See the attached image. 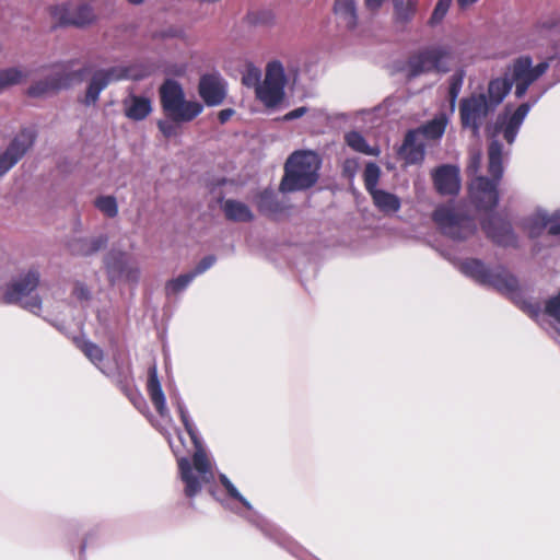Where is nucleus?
Instances as JSON below:
<instances>
[{
  "mask_svg": "<svg viewBox=\"0 0 560 560\" xmlns=\"http://www.w3.org/2000/svg\"><path fill=\"white\" fill-rule=\"evenodd\" d=\"M385 0H365V7L371 11H377Z\"/></svg>",
  "mask_w": 560,
  "mask_h": 560,
  "instance_id": "obj_52",
  "label": "nucleus"
},
{
  "mask_svg": "<svg viewBox=\"0 0 560 560\" xmlns=\"http://www.w3.org/2000/svg\"><path fill=\"white\" fill-rule=\"evenodd\" d=\"M454 49L450 45H435L423 48L407 60V77L415 79L422 73H447L454 60Z\"/></svg>",
  "mask_w": 560,
  "mask_h": 560,
  "instance_id": "obj_5",
  "label": "nucleus"
},
{
  "mask_svg": "<svg viewBox=\"0 0 560 560\" xmlns=\"http://www.w3.org/2000/svg\"><path fill=\"white\" fill-rule=\"evenodd\" d=\"M370 195L374 206L378 209V211L385 214L396 213L401 207V201L395 194L383 189H377L372 191Z\"/></svg>",
  "mask_w": 560,
  "mask_h": 560,
  "instance_id": "obj_27",
  "label": "nucleus"
},
{
  "mask_svg": "<svg viewBox=\"0 0 560 560\" xmlns=\"http://www.w3.org/2000/svg\"><path fill=\"white\" fill-rule=\"evenodd\" d=\"M54 27L74 26L85 27L91 25L96 16L93 8L88 3L72 4L70 2L49 8Z\"/></svg>",
  "mask_w": 560,
  "mask_h": 560,
  "instance_id": "obj_10",
  "label": "nucleus"
},
{
  "mask_svg": "<svg viewBox=\"0 0 560 560\" xmlns=\"http://www.w3.org/2000/svg\"><path fill=\"white\" fill-rule=\"evenodd\" d=\"M511 72L510 82L515 85V97L522 98L528 88L544 75L549 69L547 61L533 66V59L529 56H520L513 60L509 67Z\"/></svg>",
  "mask_w": 560,
  "mask_h": 560,
  "instance_id": "obj_9",
  "label": "nucleus"
},
{
  "mask_svg": "<svg viewBox=\"0 0 560 560\" xmlns=\"http://www.w3.org/2000/svg\"><path fill=\"white\" fill-rule=\"evenodd\" d=\"M490 269L478 258H466L459 265V270L467 277L474 279L479 284L485 285Z\"/></svg>",
  "mask_w": 560,
  "mask_h": 560,
  "instance_id": "obj_29",
  "label": "nucleus"
},
{
  "mask_svg": "<svg viewBox=\"0 0 560 560\" xmlns=\"http://www.w3.org/2000/svg\"><path fill=\"white\" fill-rule=\"evenodd\" d=\"M398 154L405 160L406 164H419L424 160V144L418 142L417 131L408 130L404 142L398 150Z\"/></svg>",
  "mask_w": 560,
  "mask_h": 560,
  "instance_id": "obj_21",
  "label": "nucleus"
},
{
  "mask_svg": "<svg viewBox=\"0 0 560 560\" xmlns=\"http://www.w3.org/2000/svg\"><path fill=\"white\" fill-rule=\"evenodd\" d=\"M453 0H438L433 12L428 21L430 26H436L442 23L445 15L447 14Z\"/></svg>",
  "mask_w": 560,
  "mask_h": 560,
  "instance_id": "obj_43",
  "label": "nucleus"
},
{
  "mask_svg": "<svg viewBox=\"0 0 560 560\" xmlns=\"http://www.w3.org/2000/svg\"><path fill=\"white\" fill-rule=\"evenodd\" d=\"M160 103L163 113L171 120H159L158 128L165 138L176 136L178 124L192 121L203 110V105L197 101H187L182 85L166 79L159 88Z\"/></svg>",
  "mask_w": 560,
  "mask_h": 560,
  "instance_id": "obj_1",
  "label": "nucleus"
},
{
  "mask_svg": "<svg viewBox=\"0 0 560 560\" xmlns=\"http://www.w3.org/2000/svg\"><path fill=\"white\" fill-rule=\"evenodd\" d=\"M178 413H179V418H180V421L183 422L184 424V428L186 430V432L188 433V435L190 436L191 441L194 444H197L198 443V436H197V432L194 428V424L191 423L190 421V418L188 416V412L187 410L185 409V407L183 405H178Z\"/></svg>",
  "mask_w": 560,
  "mask_h": 560,
  "instance_id": "obj_45",
  "label": "nucleus"
},
{
  "mask_svg": "<svg viewBox=\"0 0 560 560\" xmlns=\"http://www.w3.org/2000/svg\"><path fill=\"white\" fill-rule=\"evenodd\" d=\"M90 71L91 68L85 66L75 71L56 73L52 77H48L44 80H39L33 83L27 89V95L31 97H42L51 93H56L61 89L71 86L73 82H82L85 74H88Z\"/></svg>",
  "mask_w": 560,
  "mask_h": 560,
  "instance_id": "obj_12",
  "label": "nucleus"
},
{
  "mask_svg": "<svg viewBox=\"0 0 560 560\" xmlns=\"http://www.w3.org/2000/svg\"><path fill=\"white\" fill-rule=\"evenodd\" d=\"M284 71L280 61H271L266 69L264 82L256 88V96L267 107H275L284 96Z\"/></svg>",
  "mask_w": 560,
  "mask_h": 560,
  "instance_id": "obj_11",
  "label": "nucleus"
},
{
  "mask_svg": "<svg viewBox=\"0 0 560 560\" xmlns=\"http://www.w3.org/2000/svg\"><path fill=\"white\" fill-rule=\"evenodd\" d=\"M381 176V170L380 167L373 163L370 162L365 165L364 172H363V180L365 189L369 194L372 191L377 190V184Z\"/></svg>",
  "mask_w": 560,
  "mask_h": 560,
  "instance_id": "obj_38",
  "label": "nucleus"
},
{
  "mask_svg": "<svg viewBox=\"0 0 560 560\" xmlns=\"http://www.w3.org/2000/svg\"><path fill=\"white\" fill-rule=\"evenodd\" d=\"M196 452L192 455V466L196 471L200 475L201 481L209 482L211 478H213V474L211 471V465L207 457L206 452L200 446L198 442L195 444Z\"/></svg>",
  "mask_w": 560,
  "mask_h": 560,
  "instance_id": "obj_33",
  "label": "nucleus"
},
{
  "mask_svg": "<svg viewBox=\"0 0 560 560\" xmlns=\"http://www.w3.org/2000/svg\"><path fill=\"white\" fill-rule=\"evenodd\" d=\"M346 143L354 151L366 155H378L380 149L372 148L368 144L364 137L358 131L347 132L345 136Z\"/></svg>",
  "mask_w": 560,
  "mask_h": 560,
  "instance_id": "obj_34",
  "label": "nucleus"
},
{
  "mask_svg": "<svg viewBox=\"0 0 560 560\" xmlns=\"http://www.w3.org/2000/svg\"><path fill=\"white\" fill-rule=\"evenodd\" d=\"M34 131L22 129L11 141L3 154L0 155V176L12 168L33 145Z\"/></svg>",
  "mask_w": 560,
  "mask_h": 560,
  "instance_id": "obj_15",
  "label": "nucleus"
},
{
  "mask_svg": "<svg viewBox=\"0 0 560 560\" xmlns=\"http://www.w3.org/2000/svg\"><path fill=\"white\" fill-rule=\"evenodd\" d=\"M530 109L529 103H522L510 116H500L495 124V130L503 133L504 140L512 144L517 132Z\"/></svg>",
  "mask_w": 560,
  "mask_h": 560,
  "instance_id": "obj_18",
  "label": "nucleus"
},
{
  "mask_svg": "<svg viewBox=\"0 0 560 560\" xmlns=\"http://www.w3.org/2000/svg\"><path fill=\"white\" fill-rule=\"evenodd\" d=\"M478 0H457L458 5L462 9H465L474 3H476Z\"/></svg>",
  "mask_w": 560,
  "mask_h": 560,
  "instance_id": "obj_54",
  "label": "nucleus"
},
{
  "mask_svg": "<svg viewBox=\"0 0 560 560\" xmlns=\"http://www.w3.org/2000/svg\"><path fill=\"white\" fill-rule=\"evenodd\" d=\"M108 243V237L105 234L95 236V237H75L72 238L68 243V249L73 256H91L102 248H104Z\"/></svg>",
  "mask_w": 560,
  "mask_h": 560,
  "instance_id": "obj_20",
  "label": "nucleus"
},
{
  "mask_svg": "<svg viewBox=\"0 0 560 560\" xmlns=\"http://www.w3.org/2000/svg\"><path fill=\"white\" fill-rule=\"evenodd\" d=\"M27 73L18 68H8L0 71V92L11 85L19 84Z\"/></svg>",
  "mask_w": 560,
  "mask_h": 560,
  "instance_id": "obj_37",
  "label": "nucleus"
},
{
  "mask_svg": "<svg viewBox=\"0 0 560 560\" xmlns=\"http://www.w3.org/2000/svg\"><path fill=\"white\" fill-rule=\"evenodd\" d=\"M125 116L131 120L145 119L152 112V102L145 96L131 94L122 102Z\"/></svg>",
  "mask_w": 560,
  "mask_h": 560,
  "instance_id": "obj_23",
  "label": "nucleus"
},
{
  "mask_svg": "<svg viewBox=\"0 0 560 560\" xmlns=\"http://www.w3.org/2000/svg\"><path fill=\"white\" fill-rule=\"evenodd\" d=\"M502 154L503 145L498 140H492L488 147V171L495 180H500L503 175Z\"/></svg>",
  "mask_w": 560,
  "mask_h": 560,
  "instance_id": "obj_32",
  "label": "nucleus"
},
{
  "mask_svg": "<svg viewBox=\"0 0 560 560\" xmlns=\"http://www.w3.org/2000/svg\"><path fill=\"white\" fill-rule=\"evenodd\" d=\"M105 268L109 281H115L126 278L127 280L136 281L138 278V270L128 267V256L124 252L112 250L105 256Z\"/></svg>",
  "mask_w": 560,
  "mask_h": 560,
  "instance_id": "obj_17",
  "label": "nucleus"
},
{
  "mask_svg": "<svg viewBox=\"0 0 560 560\" xmlns=\"http://www.w3.org/2000/svg\"><path fill=\"white\" fill-rule=\"evenodd\" d=\"M485 285L506 296L532 319L538 320L541 313L540 303L526 296L525 292L520 287L517 277L510 272L504 266L490 269Z\"/></svg>",
  "mask_w": 560,
  "mask_h": 560,
  "instance_id": "obj_3",
  "label": "nucleus"
},
{
  "mask_svg": "<svg viewBox=\"0 0 560 560\" xmlns=\"http://www.w3.org/2000/svg\"><path fill=\"white\" fill-rule=\"evenodd\" d=\"M548 234L552 236L560 235V213L556 212L550 215V226L548 229Z\"/></svg>",
  "mask_w": 560,
  "mask_h": 560,
  "instance_id": "obj_49",
  "label": "nucleus"
},
{
  "mask_svg": "<svg viewBox=\"0 0 560 560\" xmlns=\"http://www.w3.org/2000/svg\"><path fill=\"white\" fill-rule=\"evenodd\" d=\"M418 0H393V14L396 23L408 24L416 16Z\"/></svg>",
  "mask_w": 560,
  "mask_h": 560,
  "instance_id": "obj_31",
  "label": "nucleus"
},
{
  "mask_svg": "<svg viewBox=\"0 0 560 560\" xmlns=\"http://www.w3.org/2000/svg\"><path fill=\"white\" fill-rule=\"evenodd\" d=\"M432 220L443 235L454 241H466L477 232L474 218L452 206L438 207L432 213Z\"/></svg>",
  "mask_w": 560,
  "mask_h": 560,
  "instance_id": "obj_6",
  "label": "nucleus"
},
{
  "mask_svg": "<svg viewBox=\"0 0 560 560\" xmlns=\"http://www.w3.org/2000/svg\"><path fill=\"white\" fill-rule=\"evenodd\" d=\"M480 226L487 238L500 247L518 248V237L511 222L497 214H490L480 221Z\"/></svg>",
  "mask_w": 560,
  "mask_h": 560,
  "instance_id": "obj_13",
  "label": "nucleus"
},
{
  "mask_svg": "<svg viewBox=\"0 0 560 560\" xmlns=\"http://www.w3.org/2000/svg\"><path fill=\"white\" fill-rule=\"evenodd\" d=\"M479 163H480L479 156L474 158L468 166V171L472 172V173L477 172L478 167H479Z\"/></svg>",
  "mask_w": 560,
  "mask_h": 560,
  "instance_id": "obj_53",
  "label": "nucleus"
},
{
  "mask_svg": "<svg viewBox=\"0 0 560 560\" xmlns=\"http://www.w3.org/2000/svg\"><path fill=\"white\" fill-rule=\"evenodd\" d=\"M464 78L465 71L463 68H459L451 75L448 80V101L452 109L455 107V103L462 91Z\"/></svg>",
  "mask_w": 560,
  "mask_h": 560,
  "instance_id": "obj_36",
  "label": "nucleus"
},
{
  "mask_svg": "<svg viewBox=\"0 0 560 560\" xmlns=\"http://www.w3.org/2000/svg\"><path fill=\"white\" fill-rule=\"evenodd\" d=\"M322 158L315 151H294L284 164L280 190L293 192L313 187L319 178Z\"/></svg>",
  "mask_w": 560,
  "mask_h": 560,
  "instance_id": "obj_2",
  "label": "nucleus"
},
{
  "mask_svg": "<svg viewBox=\"0 0 560 560\" xmlns=\"http://www.w3.org/2000/svg\"><path fill=\"white\" fill-rule=\"evenodd\" d=\"M214 262L215 256L208 255L198 262V265L191 272L194 273L195 277H197L198 275H201L202 272L208 270Z\"/></svg>",
  "mask_w": 560,
  "mask_h": 560,
  "instance_id": "obj_47",
  "label": "nucleus"
},
{
  "mask_svg": "<svg viewBox=\"0 0 560 560\" xmlns=\"http://www.w3.org/2000/svg\"><path fill=\"white\" fill-rule=\"evenodd\" d=\"M78 348L84 353V355L95 365L103 362L104 351L96 343L83 340L78 342Z\"/></svg>",
  "mask_w": 560,
  "mask_h": 560,
  "instance_id": "obj_40",
  "label": "nucleus"
},
{
  "mask_svg": "<svg viewBox=\"0 0 560 560\" xmlns=\"http://www.w3.org/2000/svg\"><path fill=\"white\" fill-rule=\"evenodd\" d=\"M260 70L257 69L256 67H248L247 70H246V73L243 75L242 78V82L244 85L250 88V86H258L260 85L259 81H260Z\"/></svg>",
  "mask_w": 560,
  "mask_h": 560,
  "instance_id": "obj_46",
  "label": "nucleus"
},
{
  "mask_svg": "<svg viewBox=\"0 0 560 560\" xmlns=\"http://www.w3.org/2000/svg\"><path fill=\"white\" fill-rule=\"evenodd\" d=\"M446 126L447 118L444 114H441L422 126L410 129V131H417V137L422 136L428 140H439L443 137Z\"/></svg>",
  "mask_w": 560,
  "mask_h": 560,
  "instance_id": "obj_28",
  "label": "nucleus"
},
{
  "mask_svg": "<svg viewBox=\"0 0 560 560\" xmlns=\"http://www.w3.org/2000/svg\"><path fill=\"white\" fill-rule=\"evenodd\" d=\"M94 206L107 218H115L118 214L116 198L113 196H100L95 199Z\"/></svg>",
  "mask_w": 560,
  "mask_h": 560,
  "instance_id": "obj_41",
  "label": "nucleus"
},
{
  "mask_svg": "<svg viewBox=\"0 0 560 560\" xmlns=\"http://www.w3.org/2000/svg\"><path fill=\"white\" fill-rule=\"evenodd\" d=\"M549 226L550 215L547 214H536L532 217L525 225L529 238L539 237L545 231V229H549Z\"/></svg>",
  "mask_w": 560,
  "mask_h": 560,
  "instance_id": "obj_35",
  "label": "nucleus"
},
{
  "mask_svg": "<svg viewBox=\"0 0 560 560\" xmlns=\"http://www.w3.org/2000/svg\"><path fill=\"white\" fill-rule=\"evenodd\" d=\"M222 210L229 221L250 222L254 220V213L246 203L235 199L224 200Z\"/></svg>",
  "mask_w": 560,
  "mask_h": 560,
  "instance_id": "obj_26",
  "label": "nucleus"
},
{
  "mask_svg": "<svg viewBox=\"0 0 560 560\" xmlns=\"http://www.w3.org/2000/svg\"><path fill=\"white\" fill-rule=\"evenodd\" d=\"M147 392L156 412L161 417H165L167 413L166 400L158 377V369L155 365L150 366L148 370Z\"/></svg>",
  "mask_w": 560,
  "mask_h": 560,
  "instance_id": "obj_22",
  "label": "nucleus"
},
{
  "mask_svg": "<svg viewBox=\"0 0 560 560\" xmlns=\"http://www.w3.org/2000/svg\"><path fill=\"white\" fill-rule=\"evenodd\" d=\"M495 109L487 102L485 93H471L459 101V120L463 129H469L474 137Z\"/></svg>",
  "mask_w": 560,
  "mask_h": 560,
  "instance_id": "obj_8",
  "label": "nucleus"
},
{
  "mask_svg": "<svg viewBox=\"0 0 560 560\" xmlns=\"http://www.w3.org/2000/svg\"><path fill=\"white\" fill-rule=\"evenodd\" d=\"M144 0H128L129 3L131 4H140L142 3Z\"/></svg>",
  "mask_w": 560,
  "mask_h": 560,
  "instance_id": "obj_55",
  "label": "nucleus"
},
{
  "mask_svg": "<svg viewBox=\"0 0 560 560\" xmlns=\"http://www.w3.org/2000/svg\"><path fill=\"white\" fill-rule=\"evenodd\" d=\"M73 295L80 301H86L90 299V291L84 283L77 282L73 288Z\"/></svg>",
  "mask_w": 560,
  "mask_h": 560,
  "instance_id": "obj_48",
  "label": "nucleus"
},
{
  "mask_svg": "<svg viewBox=\"0 0 560 560\" xmlns=\"http://www.w3.org/2000/svg\"><path fill=\"white\" fill-rule=\"evenodd\" d=\"M198 92L208 106L219 105L225 97L224 85L214 74H205L200 78Z\"/></svg>",
  "mask_w": 560,
  "mask_h": 560,
  "instance_id": "obj_19",
  "label": "nucleus"
},
{
  "mask_svg": "<svg viewBox=\"0 0 560 560\" xmlns=\"http://www.w3.org/2000/svg\"><path fill=\"white\" fill-rule=\"evenodd\" d=\"M308 108L305 107V106H301V107H298L289 113H287L284 116H283V120L284 121H290V120H294V119H298L302 116H304L306 113H307Z\"/></svg>",
  "mask_w": 560,
  "mask_h": 560,
  "instance_id": "obj_50",
  "label": "nucleus"
},
{
  "mask_svg": "<svg viewBox=\"0 0 560 560\" xmlns=\"http://www.w3.org/2000/svg\"><path fill=\"white\" fill-rule=\"evenodd\" d=\"M40 275L37 269H30L23 277L9 283L2 300L5 304H20L23 308L37 313L42 310V299L35 294L27 298L39 284Z\"/></svg>",
  "mask_w": 560,
  "mask_h": 560,
  "instance_id": "obj_7",
  "label": "nucleus"
},
{
  "mask_svg": "<svg viewBox=\"0 0 560 560\" xmlns=\"http://www.w3.org/2000/svg\"><path fill=\"white\" fill-rule=\"evenodd\" d=\"M153 72V68L147 65L114 66L107 69L94 71L88 84L85 96L82 103L85 106L94 105L103 90L110 83L121 80L139 81Z\"/></svg>",
  "mask_w": 560,
  "mask_h": 560,
  "instance_id": "obj_4",
  "label": "nucleus"
},
{
  "mask_svg": "<svg viewBox=\"0 0 560 560\" xmlns=\"http://www.w3.org/2000/svg\"><path fill=\"white\" fill-rule=\"evenodd\" d=\"M219 480L221 485L225 488L230 498L240 502L244 508L250 509L249 502L238 492V490L234 487V485L224 474H221L219 476Z\"/></svg>",
  "mask_w": 560,
  "mask_h": 560,
  "instance_id": "obj_44",
  "label": "nucleus"
},
{
  "mask_svg": "<svg viewBox=\"0 0 560 560\" xmlns=\"http://www.w3.org/2000/svg\"><path fill=\"white\" fill-rule=\"evenodd\" d=\"M512 89V82L508 78H494L489 81L487 88V102L497 109Z\"/></svg>",
  "mask_w": 560,
  "mask_h": 560,
  "instance_id": "obj_24",
  "label": "nucleus"
},
{
  "mask_svg": "<svg viewBox=\"0 0 560 560\" xmlns=\"http://www.w3.org/2000/svg\"><path fill=\"white\" fill-rule=\"evenodd\" d=\"M432 178L439 194L453 196L459 192L460 178L457 166L451 164L441 165L435 168Z\"/></svg>",
  "mask_w": 560,
  "mask_h": 560,
  "instance_id": "obj_16",
  "label": "nucleus"
},
{
  "mask_svg": "<svg viewBox=\"0 0 560 560\" xmlns=\"http://www.w3.org/2000/svg\"><path fill=\"white\" fill-rule=\"evenodd\" d=\"M258 209L264 214L273 215L282 212L283 206L271 194L264 192L260 195Z\"/></svg>",
  "mask_w": 560,
  "mask_h": 560,
  "instance_id": "obj_39",
  "label": "nucleus"
},
{
  "mask_svg": "<svg viewBox=\"0 0 560 560\" xmlns=\"http://www.w3.org/2000/svg\"><path fill=\"white\" fill-rule=\"evenodd\" d=\"M234 114L232 108H225L219 112L218 119L221 124H225Z\"/></svg>",
  "mask_w": 560,
  "mask_h": 560,
  "instance_id": "obj_51",
  "label": "nucleus"
},
{
  "mask_svg": "<svg viewBox=\"0 0 560 560\" xmlns=\"http://www.w3.org/2000/svg\"><path fill=\"white\" fill-rule=\"evenodd\" d=\"M334 11L347 28L352 30L357 26L358 16L354 0H336Z\"/></svg>",
  "mask_w": 560,
  "mask_h": 560,
  "instance_id": "obj_30",
  "label": "nucleus"
},
{
  "mask_svg": "<svg viewBox=\"0 0 560 560\" xmlns=\"http://www.w3.org/2000/svg\"><path fill=\"white\" fill-rule=\"evenodd\" d=\"M196 277L194 276V273L190 271V272H187V273H184V275H180L178 276L177 278L175 279H171L170 281H167L166 285H165V291H166V294H177L179 292H182L183 290H185L188 284L195 279Z\"/></svg>",
  "mask_w": 560,
  "mask_h": 560,
  "instance_id": "obj_42",
  "label": "nucleus"
},
{
  "mask_svg": "<svg viewBox=\"0 0 560 560\" xmlns=\"http://www.w3.org/2000/svg\"><path fill=\"white\" fill-rule=\"evenodd\" d=\"M178 469L180 479L185 483V495L191 499L201 490V481L192 472V466L188 458L182 457L178 459Z\"/></svg>",
  "mask_w": 560,
  "mask_h": 560,
  "instance_id": "obj_25",
  "label": "nucleus"
},
{
  "mask_svg": "<svg viewBox=\"0 0 560 560\" xmlns=\"http://www.w3.org/2000/svg\"><path fill=\"white\" fill-rule=\"evenodd\" d=\"M499 180L489 179L485 176L476 177L469 186V195L472 203L478 210L492 211L499 202Z\"/></svg>",
  "mask_w": 560,
  "mask_h": 560,
  "instance_id": "obj_14",
  "label": "nucleus"
}]
</instances>
